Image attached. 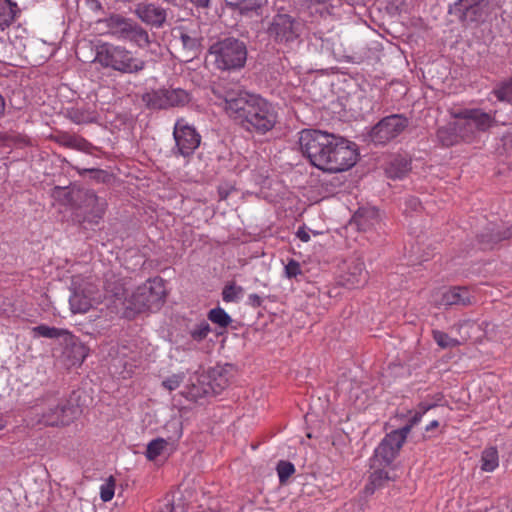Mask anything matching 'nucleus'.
<instances>
[{
	"mask_svg": "<svg viewBox=\"0 0 512 512\" xmlns=\"http://www.w3.org/2000/svg\"><path fill=\"white\" fill-rule=\"evenodd\" d=\"M99 299L100 295L96 287L92 284L84 283L74 289L69 298V303L73 313H85Z\"/></svg>",
	"mask_w": 512,
	"mask_h": 512,
	"instance_id": "nucleus-15",
	"label": "nucleus"
},
{
	"mask_svg": "<svg viewBox=\"0 0 512 512\" xmlns=\"http://www.w3.org/2000/svg\"><path fill=\"white\" fill-rule=\"evenodd\" d=\"M173 45L178 49L184 61L192 60L200 50V38L185 26L172 29Z\"/></svg>",
	"mask_w": 512,
	"mask_h": 512,
	"instance_id": "nucleus-13",
	"label": "nucleus"
},
{
	"mask_svg": "<svg viewBox=\"0 0 512 512\" xmlns=\"http://www.w3.org/2000/svg\"><path fill=\"white\" fill-rule=\"evenodd\" d=\"M297 237L303 242H308L310 240V235L304 228L298 229Z\"/></svg>",
	"mask_w": 512,
	"mask_h": 512,
	"instance_id": "nucleus-48",
	"label": "nucleus"
},
{
	"mask_svg": "<svg viewBox=\"0 0 512 512\" xmlns=\"http://www.w3.org/2000/svg\"><path fill=\"white\" fill-rule=\"evenodd\" d=\"M402 445L389 433L382 439L371 458V467H388L398 455Z\"/></svg>",
	"mask_w": 512,
	"mask_h": 512,
	"instance_id": "nucleus-16",
	"label": "nucleus"
},
{
	"mask_svg": "<svg viewBox=\"0 0 512 512\" xmlns=\"http://www.w3.org/2000/svg\"><path fill=\"white\" fill-rule=\"evenodd\" d=\"M184 380L183 374H174L162 382L164 388L169 391L177 389Z\"/></svg>",
	"mask_w": 512,
	"mask_h": 512,
	"instance_id": "nucleus-42",
	"label": "nucleus"
},
{
	"mask_svg": "<svg viewBox=\"0 0 512 512\" xmlns=\"http://www.w3.org/2000/svg\"><path fill=\"white\" fill-rule=\"evenodd\" d=\"M80 409L71 400L50 396L45 398L35 410L36 422L44 426H66L73 422Z\"/></svg>",
	"mask_w": 512,
	"mask_h": 512,
	"instance_id": "nucleus-6",
	"label": "nucleus"
},
{
	"mask_svg": "<svg viewBox=\"0 0 512 512\" xmlns=\"http://www.w3.org/2000/svg\"><path fill=\"white\" fill-rule=\"evenodd\" d=\"M90 48L91 44L85 43L78 46L76 50L77 57L83 62H95L103 68H110L123 74H136L142 71L146 62L136 57L133 52L120 45L111 43H102L96 47L95 56L90 59L82 55V50Z\"/></svg>",
	"mask_w": 512,
	"mask_h": 512,
	"instance_id": "nucleus-3",
	"label": "nucleus"
},
{
	"mask_svg": "<svg viewBox=\"0 0 512 512\" xmlns=\"http://www.w3.org/2000/svg\"><path fill=\"white\" fill-rule=\"evenodd\" d=\"M495 0H457L449 9L464 26H478L495 11Z\"/></svg>",
	"mask_w": 512,
	"mask_h": 512,
	"instance_id": "nucleus-8",
	"label": "nucleus"
},
{
	"mask_svg": "<svg viewBox=\"0 0 512 512\" xmlns=\"http://www.w3.org/2000/svg\"><path fill=\"white\" fill-rule=\"evenodd\" d=\"M285 273L288 278L296 277L301 273L300 265L295 260H290L285 266Z\"/></svg>",
	"mask_w": 512,
	"mask_h": 512,
	"instance_id": "nucleus-44",
	"label": "nucleus"
},
{
	"mask_svg": "<svg viewBox=\"0 0 512 512\" xmlns=\"http://www.w3.org/2000/svg\"><path fill=\"white\" fill-rule=\"evenodd\" d=\"M248 304L253 308H258L262 304V299L257 294H250L248 297Z\"/></svg>",
	"mask_w": 512,
	"mask_h": 512,
	"instance_id": "nucleus-47",
	"label": "nucleus"
},
{
	"mask_svg": "<svg viewBox=\"0 0 512 512\" xmlns=\"http://www.w3.org/2000/svg\"><path fill=\"white\" fill-rule=\"evenodd\" d=\"M473 297L465 287H454L446 291L442 296V303L447 306L472 304Z\"/></svg>",
	"mask_w": 512,
	"mask_h": 512,
	"instance_id": "nucleus-23",
	"label": "nucleus"
},
{
	"mask_svg": "<svg viewBox=\"0 0 512 512\" xmlns=\"http://www.w3.org/2000/svg\"><path fill=\"white\" fill-rule=\"evenodd\" d=\"M439 426V422L437 420H433L429 425L426 426V431H430Z\"/></svg>",
	"mask_w": 512,
	"mask_h": 512,
	"instance_id": "nucleus-52",
	"label": "nucleus"
},
{
	"mask_svg": "<svg viewBox=\"0 0 512 512\" xmlns=\"http://www.w3.org/2000/svg\"><path fill=\"white\" fill-rule=\"evenodd\" d=\"M373 472L369 476V482L365 486V493L371 495L375 490L385 487L389 482L395 481L396 475L393 470L386 467H371Z\"/></svg>",
	"mask_w": 512,
	"mask_h": 512,
	"instance_id": "nucleus-20",
	"label": "nucleus"
},
{
	"mask_svg": "<svg viewBox=\"0 0 512 512\" xmlns=\"http://www.w3.org/2000/svg\"><path fill=\"white\" fill-rule=\"evenodd\" d=\"M243 293L241 286H236L234 282H231L223 288L222 299L225 302H234L239 298V295Z\"/></svg>",
	"mask_w": 512,
	"mask_h": 512,
	"instance_id": "nucleus-38",
	"label": "nucleus"
},
{
	"mask_svg": "<svg viewBox=\"0 0 512 512\" xmlns=\"http://www.w3.org/2000/svg\"><path fill=\"white\" fill-rule=\"evenodd\" d=\"M377 211L375 209H359L353 216V221L359 230H367L377 222Z\"/></svg>",
	"mask_w": 512,
	"mask_h": 512,
	"instance_id": "nucleus-29",
	"label": "nucleus"
},
{
	"mask_svg": "<svg viewBox=\"0 0 512 512\" xmlns=\"http://www.w3.org/2000/svg\"><path fill=\"white\" fill-rule=\"evenodd\" d=\"M499 464L498 451L495 447H489L482 452L481 469L485 472L494 471Z\"/></svg>",
	"mask_w": 512,
	"mask_h": 512,
	"instance_id": "nucleus-30",
	"label": "nucleus"
},
{
	"mask_svg": "<svg viewBox=\"0 0 512 512\" xmlns=\"http://www.w3.org/2000/svg\"><path fill=\"white\" fill-rule=\"evenodd\" d=\"M436 406V404L432 403V404H428V403H425V402H422L419 404L418 408L419 410L417 412H421L422 415L425 414L428 410L434 408Z\"/></svg>",
	"mask_w": 512,
	"mask_h": 512,
	"instance_id": "nucleus-49",
	"label": "nucleus"
},
{
	"mask_svg": "<svg viewBox=\"0 0 512 512\" xmlns=\"http://www.w3.org/2000/svg\"><path fill=\"white\" fill-rule=\"evenodd\" d=\"M35 337H44L49 339L71 340L72 333L66 329L50 327L48 325H38L32 328Z\"/></svg>",
	"mask_w": 512,
	"mask_h": 512,
	"instance_id": "nucleus-26",
	"label": "nucleus"
},
{
	"mask_svg": "<svg viewBox=\"0 0 512 512\" xmlns=\"http://www.w3.org/2000/svg\"><path fill=\"white\" fill-rule=\"evenodd\" d=\"M411 170V161L405 157L397 156L389 163L386 174L392 179H401Z\"/></svg>",
	"mask_w": 512,
	"mask_h": 512,
	"instance_id": "nucleus-27",
	"label": "nucleus"
},
{
	"mask_svg": "<svg viewBox=\"0 0 512 512\" xmlns=\"http://www.w3.org/2000/svg\"><path fill=\"white\" fill-rule=\"evenodd\" d=\"M5 111V100L3 96L0 94V116L4 114Z\"/></svg>",
	"mask_w": 512,
	"mask_h": 512,
	"instance_id": "nucleus-53",
	"label": "nucleus"
},
{
	"mask_svg": "<svg viewBox=\"0 0 512 512\" xmlns=\"http://www.w3.org/2000/svg\"><path fill=\"white\" fill-rule=\"evenodd\" d=\"M433 339L443 349L454 348L460 345L459 340L450 337L447 333L439 330H433Z\"/></svg>",
	"mask_w": 512,
	"mask_h": 512,
	"instance_id": "nucleus-36",
	"label": "nucleus"
},
{
	"mask_svg": "<svg viewBox=\"0 0 512 512\" xmlns=\"http://www.w3.org/2000/svg\"><path fill=\"white\" fill-rule=\"evenodd\" d=\"M213 65L222 71L239 70L247 60L245 42L235 37H227L213 43L208 50Z\"/></svg>",
	"mask_w": 512,
	"mask_h": 512,
	"instance_id": "nucleus-5",
	"label": "nucleus"
},
{
	"mask_svg": "<svg viewBox=\"0 0 512 512\" xmlns=\"http://www.w3.org/2000/svg\"><path fill=\"white\" fill-rule=\"evenodd\" d=\"M105 23L113 36L134 42L140 48H146L150 44L148 32L130 18L112 14L105 19Z\"/></svg>",
	"mask_w": 512,
	"mask_h": 512,
	"instance_id": "nucleus-9",
	"label": "nucleus"
},
{
	"mask_svg": "<svg viewBox=\"0 0 512 512\" xmlns=\"http://www.w3.org/2000/svg\"><path fill=\"white\" fill-rule=\"evenodd\" d=\"M211 0H190L198 8H208Z\"/></svg>",
	"mask_w": 512,
	"mask_h": 512,
	"instance_id": "nucleus-50",
	"label": "nucleus"
},
{
	"mask_svg": "<svg viewBox=\"0 0 512 512\" xmlns=\"http://www.w3.org/2000/svg\"><path fill=\"white\" fill-rule=\"evenodd\" d=\"M165 296L166 291L162 279L149 280L139 286L127 299L126 309L135 313L146 310L156 311L164 303Z\"/></svg>",
	"mask_w": 512,
	"mask_h": 512,
	"instance_id": "nucleus-7",
	"label": "nucleus"
},
{
	"mask_svg": "<svg viewBox=\"0 0 512 512\" xmlns=\"http://www.w3.org/2000/svg\"><path fill=\"white\" fill-rule=\"evenodd\" d=\"M212 92L226 113L248 131L265 134L274 127L276 114L263 98L242 90L236 84L230 86L223 82L215 84Z\"/></svg>",
	"mask_w": 512,
	"mask_h": 512,
	"instance_id": "nucleus-1",
	"label": "nucleus"
},
{
	"mask_svg": "<svg viewBox=\"0 0 512 512\" xmlns=\"http://www.w3.org/2000/svg\"><path fill=\"white\" fill-rule=\"evenodd\" d=\"M167 446H168V442L163 438H157V439L152 440L147 445L146 457L149 460L156 459L158 456H160L164 452V450L166 449Z\"/></svg>",
	"mask_w": 512,
	"mask_h": 512,
	"instance_id": "nucleus-35",
	"label": "nucleus"
},
{
	"mask_svg": "<svg viewBox=\"0 0 512 512\" xmlns=\"http://www.w3.org/2000/svg\"><path fill=\"white\" fill-rule=\"evenodd\" d=\"M34 48H46V44L43 41H36L32 45H30L28 48L26 46H24V50L26 53L25 57L34 58L35 57Z\"/></svg>",
	"mask_w": 512,
	"mask_h": 512,
	"instance_id": "nucleus-45",
	"label": "nucleus"
},
{
	"mask_svg": "<svg viewBox=\"0 0 512 512\" xmlns=\"http://www.w3.org/2000/svg\"><path fill=\"white\" fill-rule=\"evenodd\" d=\"M88 1L91 2L93 5H95L96 8L101 9V3L98 0H88Z\"/></svg>",
	"mask_w": 512,
	"mask_h": 512,
	"instance_id": "nucleus-54",
	"label": "nucleus"
},
{
	"mask_svg": "<svg viewBox=\"0 0 512 512\" xmlns=\"http://www.w3.org/2000/svg\"><path fill=\"white\" fill-rule=\"evenodd\" d=\"M208 319L223 328H226L232 322L231 317L220 307L211 309L208 313Z\"/></svg>",
	"mask_w": 512,
	"mask_h": 512,
	"instance_id": "nucleus-34",
	"label": "nucleus"
},
{
	"mask_svg": "<svg viewBox=\"0 0 512 512\" xmlns=\"http://www.w3.org/2000/svg\"><path fill=\"white\" fill-rule=\"evenodd\" d=\"M277 472L279 482L281 484H284L289 479V477L295 472V467L291 462L280 461L277 465Z\"/></svg>",
	"mask_w": 512,
	"mask_h": 512,
	"instance_id": "nucleus-39",
	"label": "nucleus"
},
{
	"mask_svg": "<svg viewBox=\"0 0 512 512\" xmlns=\"http://www.w3.org/2000/svg\"><path fill=\"white\" fill-rule=\"evenodd\" d=\"M298 143L303 156L324 172L346 171L357 161L356 150L347 140L327 132L304 129L300 132Z\"/></svg>",
	"mask_w": 512,
	"mask_h": 512,
	"instance_id": "nucleus-2",
	"label": "nucleus"
},
{
	"mask_svg": "<svg viewBox=\"0 0 512 512\" xmlns=\"http://www.w3.org/2000/svg\"><path fill=\"white\" fill-rule=\"evenodd\" d=\"M300 22L286 13H277L267 29L271 38L277 43H289L300 35Z\"/></svg>",
	"mask_w": 512,
	"mask_h": 512,
	"instance_id": "nucleus-11",
	"label": "nucleus"
},
{
	"mask_svg": "<svg viewBox=\"0 0 512 512\" xmlns=\"http://www.w3.org/2000/svg\"><path fill=\"white\" fill-rule=\"evenodd\" d=\"M63 343L66 345L65 353L72 358V364H82L88 355V347L78 341L74 335H72L71 340H64Z\"/></svg>",
	"mask_w": 512,
	"mask_h": 512,
	"instance_id": "nucleus-24",
	"label": "nucleus"
},
{
	"mask_svg": "<svg viewBox=\"0 0 512 512\" xmlns=\"http://www.w3.org/2000/svg\"><path fill=\"white\" fill-rule=\"evenodd\" d=\"M466 117V126H475L478 132H485L496 124L494 116L480 109H470L461 112Z\"/></svg>",
	"mask_w": 512,
	"mask_h": 512,
	"instance_id": "nucleus-19",
	"label": "nucleus"
},
{
	"mask_svg": "<svg viewBox=\"0 0 512 512\" xmlns=\"http://www.w3.org/2000/svg\"><path fill=\"white\" fill-rule=\"evenodd\" d=\"M228 386V380L221 374H219V378H213L209 384L208 388H203L202 391L199 387L196 385H193L191 388L188 389L187 392H184L183 394L186 395L187 398L190 400H196L197 398L201 397L202 395L209 394L210 390L213 394H219L225 387Z\"/></svg>",
	"mask_w": 512,
	"mask_h": 512,
	"instance_id": "nucleus-22",
	"label": "nucleus"
},
{
	"mask_svg": "<svg viewBox=\"0 0 512 512\" xmlns=\"http://www.w3.org/2000/svg\"><path fill=\"white\" fill-rule=\"evenodd\" d=\"M157 512H187L182 499L175 500L173 495H166L160 502Z\"/></svg>",
	"mask_w": 512,
	"mask_h": 512,
	"instance_id": "nucleus-31",
	"label": "nucleus"
},
{
	"mask_svg": "<svg viewBox=\"0 0 512 512\" xmlns=\"http://www.w3.org/2000/svg\"><path fill=\"white\" fill-rule=\"evenodd\" d=\"M455 117L459 118L460 120L454 122V131L457 132L458 136H460L463 140L470 141L477 132L475 126H466V117L461 115V112L455 114Z\"/></svg>",
	"mask_w": 512,
	"mask_h": 512,
	"instance_id": "nucleus-32",
	"label": "nucleus"
},
{
	"mask_svg": "<svg viewBox=\"0 0 512 512\" xmlns=\"http://www.w3.org/2000/svg\"><path fill=\"white\" fill-rule=\"evenodd\" d=\"M135 15L145 24L160 28L166 21V10L153 3H138L134 11Z\"/></svg>",
	"mask_w": 512,
	"mask_h": 512,
	"instance_id": "nucleus-17",
	"label": "nucleus"
},
{
	"mask_svg": "<svg viewBox=\"0 0 512 512\" xmlns=\"http://www.w3.org/2000/svg\"><path fill=\"white\" fill-rule=\"evenodd\" d=\"M46 59H47V57H46V56H41V58L39 59V61H44V60H46Z\"/></svg>",
	"mask_w": 512,
	"mask_h": 512,
	"instance_id": "nucleus-55",
	"label": "nucleus"
},
{
	"mask_svg": "<svg viewBox=\"0 0 512 512\" xmlns=\"http://www.w3.org/2000/svg\"><path fill=\"white\" fill-rule=\"evenodd\" d=\"M173 135L177 151L183 157L193 154L201 142V136L195 128L189 125H182L180 122L176 123Z\"/></svg>",
	"mask_w": 512,
	"mask_h": 512,
	"instance_id": "nucleus-14",
	"label": "nucleus"
},
{
	"mask_svg": "<svg viewBox=\"0 0 512 512\" xmlns=\"http://www.w3.org/2000/svg\"><path fill=\"white\" fill-rule=\"evenodd\" d=\"M408 126V119L400 114L383 118L371 130V140L376 144H385L397 137Z\"/></svg>",
	"mask_w": 512,
	"mask_h": 512,
	"instance_id": "nucleus-12",
	"label": "nucleus"
},
{
	"mask_svg": "<svg viewBox=\"0 0 512 512\" xmlns=\"http://www.w3.org/2000/svg\"><path fill=\"white\" fill-rule=\"evenodd\" d=\"M18 6L11 0H0V28L4 30L15 20Z\"/></svg>",
	"mask_w": 512,
	"mask_h": 512,
	"instance_id": "nucleus-28",
	"label": "nucleus"
},
{
	"mask_svg": "<svg viewBox=\"0 0 512 512\" xmlns=\"http://www.w3.org/2000/svg\"><path fill=\"white\" fill-rule=\"evenodd\" d=\"M406 206L412 211H418L421 207V202L418 198L411 196L406 200Z\"/></svg>",
	"mask_w": 512,
	"mask_h": 512,
	"instance_id": "nucleus-46",
	"label": "nucleus"
},
{
	"mask_svg": "<svg viewBox=\"0 0 512 512\" xmlns=\"http://www.w3.org/2000/svg\"><path fill=\"white\" fill-rule=\"evenodd\" d=\"M2 428V426L0 425V429Z\"/></svg>",
	"mask_w": 512,
	"mask_h": 512,
	"instance_id": "nucleus-56",
	"label": "nucleus"
},
{
	"mask_svg": "<svg viewBox=\"0 0 512 512\" xmlns=\"http://www.w3.org/2000/svg\"><path fill=\"white\" fill-rule=\"evenodd\" d=\"M368 281V272L364 262L357 259L351 263L348 271L342 276V285L349 289L360 288Z\"/></svg>",
	"mask_w": 512,
	"mask_h": 512,
	"instance_id": "nucleus-18",
	"label": "nucleus"
},
{
	"mask_svg": "<svg viewBox=\"0 0 512 512\" xmlns=\"http://www.w3.org/2000/svg\"><path fill=\"white\" fill-rule=\"evenodd\" d=\"M54 196L75 209V216L80 223L97 225L107 206L105 199L99 198L92 190L83 188L56 187Z\"/></svg>",
	"mask_w": 512,
	"mask_h": 512,
	"instance_id": "nucleus-4",
	"label": "nucleus"
},
{
	"mask_svg": "<svg viewBox=\"0 0 512 512\" xmlns=\"http://www.w3.org/2000/svg\"><path fill=\"white\" fill-rule=\"evenodd\" d=\"M458 133L454 131V123L448 127H441L437 131V137L444 146H452L457 137Z\"/></svg>",
	"mask_w": 512,
	"mask_h": 512,
	"instance_id": "nucleus-37",
	"label": "nucleus"
},
{
	"mask_svg": "<svg viewBox=\"0 0 512 512\" xmlns=\"http://www.w3.org/2000/svg\"><path fill=\"white\" fill-rule=\"evenodd\" d=\"M210 331L211 329L209 323L202 321L190 330V336L193 340L200 342L207 337Z\"/></svg>",
	"mask_w": 512,
	"mask_h": 512,
	"instance_id": "nucleus-40",
	"label": "nucleus"
},
{
	"mask_svg": "<svg viewBox=\"0 0 512 512\" xmlns=\"http://www.w3.org/2000/svg\"><path fill=\"white\" fill-rule=\"evenodd\" d=\"M50 139L66 148L83 152H87L91 147V144L83 137L63 131H57L56 133L52 134Z\"/></svg>",
	"mask_w": 512,
	"mask_h": 512,
	"instance_id": "nucleus-21",
	"label": "nucleus"
},
{
	"mask_svg": "<svg viewBox=\"0 0 512 512\" xmlns=\"http://www.w3.org/2000/svg\"><path fill=\"white\" fill-rule=\"evenodd\" d=\"M114 487L115 482L113 477L111 476L108 481L103 484L100 488V497L103 502L110 501L114 496Z\"/></svg>",
	"mask_w": 512,
	"mask_h": 512,
	"instance_id": "nucleus-41",
	"label": "nucleus"
},
{
	"mask_svg": "<svg viewBox=\"0 0 512 512\" xmlns=\"http://www.w3.org/2000/svg\"><path fill=\"white\" fill-rule=\"evenodd\" d=\"M422 413L421 412H416L415 415L410 419L409 421V424H412V427L417 424L421 418H422Z\"/></svg>",
	"mask_w": 512,
	"mask_h": 512,
	"instance_id": "nucleus-51",
	"label": "nucleus"
},
{
	"mask_svg": "<svg viewBox=\"0 0 512 512\" xmlns=\"http://www.w3.org/2000/svg\"><path fill=\"white\" fill-rule=\"evenodd\" d=\"M142 101L148 109L162 110L186 105L190 101V95L181 88H161L144 93Z\"/></svg>",
	"mask_w": 512,
	"mask_h": 512,
	"instance_id": "nucleus-10",
	"label": "nucleus"
},
{
	"mask_svg": "<svg viewBox=\"0 0 512 512\" xmlns=\"http://www.w3.org/2000/svg\"><path fill=\"white\" fill-rule=\"evenodd\" d=\"M228 8L241 15L250 12L258 13L263 7L265 0H224Z\"/></svg>",
	"mask_w": 512,
	"mask_h": 512,
	"instance_id": "nucleus-25",
	"label": "nucleus"
},
{
	"mask_svg": "<svg viewBox=\"0 0 512 512\" xmlns=\"http://www.w3.org/2000/svg\"><path fill=\"white\" fill-rule=\"evenodd\" d=\"M412 424H407L400 429L391 431L389 434L398 441L401 445L405 442L407 435L411 431Z\"/></svg>",
	"mask_w": 512,
	"mask_h": 512,
	"instance_id": "nucleus-43",
	"label": "nucleus"
},
{
	"mask_svg": "<svg viewBox=\"0 0 512 512\" xmlns=\"http://www.w3.org/2000/svg\"><path fill=\"white\" fill-rule=\"evenodd\" d=\"M493 94L499 101H506L512 105V76L498 83Z\"/></svg>",
	"mask_w": 512,
	"mask_h": 512,
	"instance_id": "nucleus-33",
	"label": "nucleus"
}]
</instances>
